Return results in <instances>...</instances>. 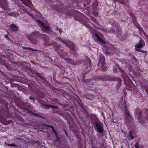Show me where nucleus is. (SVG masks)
<instances>
[{
	"label": "nucleus",
	"instance_id": "f257e3e1",
	"mask_svg": "<svg viewBox=\"0 0 148 148\" xmlns=\"http://www.w3.org/2000/svg\"><path fill=\"white\" fill-rule=\"evenodd\" d=\"M65 61L67 62L75 65H78L81 64H83L82 68L84 71L88 72L91 69V62L89 58H87L86 59L84 60H78L74 61L72 59L65 58Z\"/></svg>",
	"mask_w": 148,
	"mask_h": 148
},
{
	"label": "nucleus",
	"instance_id": "f03ea898",
	"mask_svg": "<svg viewBox=\"0 0 148 148\" xmlns=\"http://www.w3.org/2000/svg\"><path fill=\"white\" fill-rule=\"evenodd\" d=\"M41 33L38 31H35L31 33L29 35L26 34L27 38L32 44H35L37 42V40L36 39L40 38Z\"/></svg>",
	"mask_w": 148,
	"mask_h": 148
},
{
	"label": "nucleus",
	"instance_id": "7ed1b4c3",
	"mask_svg": "<svg viewBox=\"0 0 148 148\" xmlns=\"http://www.w3.org/2000/svg\"><path fill=\"white\" fill-rule=\"evenodd\" d=\"M145 109H144V114L142 116V110L141 109L138 108L135 110L134 113L135 117L139 120V121L140 122L142 121L143 122H144L145 121L146 119H147V116L145 114L144 111Z\"/></svg>",
	"mask_w": 148,
	"mask_h": 148
},
{
	"label": "nucleus",
	"instance_id": "20e7f679",
	"mask_svg": "<svg viewBox=\"0 0 148 148\" xmlns=\"http://www.w3.org/2000/svg\"><path fill=\"white\" fill-rule=\"evenodd\" d=\"M123 107H122L121 106V104H119V106L121 108H124L125 120L127 122H131L133 120V118L129 112L126 106V102L125 100L123 102Z\"/></svg>",
	"mask_w": 148,
	"mask_h": 148
},
{
	"label": "nucleus",
	"instance_id": "39448f33",
	"mask_svg": "<svg viewBox=\"0 0 148 148\" xmlns=\"http://www.w3.org/2000/svg\"><path fill=\"white\" fill-rule=\"evenodd\" d=\"M104 80L110 81H117L118 82V85L120 86L121 85V79L120 78H117L114 77L112 76H108L106 75H104Z\"/></svg>",
	"mask_w": 148,
	"mask_h": 148
},
{
	"label": "nucleus",
	"instance_id": "423d86ee",
	"mask_svg": "<svg viewBox=\"0 0 148 148\" xmlns=\"http://www.w3.org/2000/svg\"><path fill=\"white\" fill-rule=\"evenodd\" d=\"M140 39L138 43L135 46V50L137 51H140V48L145 46V43L144 40L140 38Z\"/></svg>",
	"mask_w": 148,
	"mask_h": 148
},
{
	"label": "nucleus",
	"instance_id": "0eeeda50",
	"mask_svg": "<svg viewBox=\"0 0 148 148\" xmlns=\"http://www.w3.org/2000/svg\"><path fill=\"white\" fill-rule=\"evenodd\" d=\"M95 124L99 132L101 134L103 133V129L102 126L97 121L95 122Z\"/></svg>",
	"mask_w": 148,
	"mask_h": 148
},
{
	"label": "nucleus",
	"instance_id": "6e6552de",
	"mask_svg": "<svg viewBox=\"0 0 148 148\" xmlns=\"http://www.w3.org/2000/svg\"><path fill=\"white\" fill-rule=\"evenodd\" d=\"M40 38L45 42V45H46V43H47L49 40V37L46 35L44 34H41Z\"/></svg>",
	"mask_w": 148,
	"mask_h": 148
},
{
	"label": "nucleus",
	"instance_id": "1a4fd4ad",
	"mask_svg": "<svg viewBox=\"0 0 148 148\" xmlns=\"http://www.w3.org/2000/svg\"><path fill=\"white\" fill-rule=\"evenodd\" d=\"M65 45L71 49H73L74 50H77V48L75 46L74 44L72 42H69V40L65 41Z\"/></svg>",
	"mask_w": 148,
	"mask_h": 148
},
{
	"label": "nucleus",
	"instance_id": "9d476101",
	"mask_svg": "<svg viewBox=\"0 0 148 148\" xmlns=\"http://www.w3.org/2000/svg\"><path fill=\"white\" fill-rule=\"evenodd\" d=\"M37 86V85L34 82H32L31 84L29 85L28 87L30 89L34 91L36 89Z\"/></svg>",
	"mask_w": 148,
	"mask_h": 148
},
{
	"label": "nucleus",
	"instance_id": "9b49d317",
	"mask_svg": "<svg viewBox=\"0 0 148 148\" xmlns=\"http://www.w3.org/2000/svg\"><path fill=\"white\" fill-rule=\"evenodd\" d=\"M9 27L11 30L13 32L17 31L18 30V28L17 26L13 23L10 25Z\"/></svg>",
	"mask_w": 148,
	"mask_h": 148
},
{
	"label": "nucleus",
	"instance_id": "f8f14e48",
	"mask_svg": "<svg viewBox=\"0 0 148 148\" xmlns=\"http://www.w3.org/2000/svg\"><path fill=\"white\" fill-rule=\"evenodd\" d=\"M6 0H0V4L4 10H5L7 8V4Z\"/></svg>",
	"mask_w": 148,
	"mask_h": 148
},
{
	"label": "nucleus",
	"instance_id": "ddd939ff",
	"mask_svg": "<svg viewBox=\"0 0 148 148\" xmlns=\"http://www.w3.org/2000/svg\"><path fill=\"white\" fill-rule=\"evenodd\" d=\"M99 61L101 64H105V58L103 55H101L100 56Z\"/></svg>",
	"mask_w": 148,
	"mask_h": 148
},
{
	"label": "nucleus",
	"instance_id": "4468645a",
	"mask_svg": "<svg viewBox=\"0 0 148 148\" xmlns=\"http://www.w3.org/2000/svg\"><path fill=\"white\" fill-rule=\"evenodd\" d=\"M66 81L67 82L66 83L65 82V86H67L70 88V87H71V86L69 83L71 82V80L69 78L65 77V82Z\"/></svg>",
	"mask_w": 148,
	"mask_h": 148
},
{
	"label": "nucleus",
	"instance_id": "2eb2a0df",
	"mask_svg": "<svg viewBox=\"0 0 148 148\" xmlns=\"http://www.w3.org/2000/svg\"><path fill=\"white\" fill-rule=\"evenodd\" d=\"M95 36L97 40L99 42L104 44L106 43L105 42L103 39H102L98 34H95Z\"/></svg>",
	"mask_w": 148,
	"mask_h": 148
},
{
	"label": "nucleus",
	"instance_id": "dca6fc26",
	"mask_svg": "<svg viewBox=\"0 0 148 148\" xmlns=\"http://www.w3.org/2000/svg\"><path fill=\"white\" fill-rule=\"evenodd\" d=\"M28 112L29 113L34 116L40 118H43V117L42 116L40 115L37 113H34L31 111H29Z\"/></svg>",
	"mask_w": 148,
	"mask_h": 148
},
{
	"label": "nucleus",
	"instance_id": "f3484780",
	"mask_svg": "<svg viewBox=\"0 0 148 148\" xmlns=\"http://www.w3.org/2000/svg\"><path fill=\"white\" fill-rule=\"evenodd\" d=\"M43 126H45L47 127H51L52 129V130L53 131V132L54 133L55 135H56L57 134V132L55 130L54 127L50 125H48L46 124H43Z\"/></svg>",
	"mask_w": 148,
	"mask_h": 148
},
{
	"label": "nucleus",
	"instance_id": "a211bd4d",
	"mask_svg": "<svg viewBox=\"0 0 148 148\" xmlns=\"http://www.w3.org/2000/svg\"><path fill=\"white\" fill-rule=\"evenodd\" d=\"M102 66H101V67L99 68V69L101 71H102L103 72H105L107 70V66L106 65H105V64H102Z\"/></svg>",
	"mask_w": 148,
	"mask_h": 148
},
{
	"label": "nucleus",
	"instance_id": "6ab92c4d",
	"mask_svg": "<svg viewBox=\"0 0 148 148\" xmlns=\"http://www.w3.org/2000/svg\"><path fill=\"white\" fill-rule=\"evenodd\" d=\"M43 27L46 30V32H47L49 33L50 32H52V30L50 29L49 26H46L44 25L43 26Z\"/></svg>",
	"mask_w": 148,
	"mask_h": 148
},
{
	"label": "nucleus",
	"instance_id": "aec40b11",
	"mask_svg": "<svg viewBox=\"0 0 148 148\" xmlns=\"http://www.w3.org/2000/svg\"><path fill=\"white\" fill-rule=\"evenodd\" d=\"M22 47L24 49H29L33 51H36V50L35 49H33L31 47H28L25 46H23Z\"/></svg>",
	"mask_w": 148,
	"mask_h": 148
},
{
	"label": "nucleus",
	"instance_id": "412c9836",
	"mask_svg": "<svg viewBox=\"0 0 148 148\" xmlns=\"http://www.w3.org/2000/svg\"><path fill=\"white\" fill-rule=\"evenodd\" d=\"M88 72H86L82 74V81L83 82L84 81H85V75L88 73Z\"/></svg>",
	"mask_w": 148,
	"mask_h": 148
},
{
	"label": "nucleus",
	"instance_id": "4be33fe9",
	"mask_svg": "<svg viewBox=\"0 0 148 148\" xmlns=\"http://www.w3.org/2000/svg\"><path fill=\"white\" fill-rule=\"evenodd\" d=\"M4 145L5 146H6L7 145H8V146H13V147H17V145L14 143L9 144V143H7L5 142L4 143Z\"/></svg>",
	"mask_w": 148,
	"mask_h": 148
},
{
	"label": "nucleus",
	"instance_id": "5701e85b",
	"mask_svg": "<svg viewBox=\"0 0 148 148\" xmlns=\"http://www.w3.org/2000/svg\"><path fill=\"white\" fill-rule=\"evenodd\" d=\"M8 16H12L14 17H15L17 16V14L16 13L14 12L8 13Z\"/></svg>",
	"mask_w": 148,
	"mask_h": 148
},
{
	"label": "nucleus",
	"instance_id": "b1692460",
	"mask_svg": "<svg viewBox=\"0 0 148 148\" xmlns=\"http://www.w3.org/2000/svg\"><path fill=\"white\" fill-rule=\"evenodd\" d=\"M37 22L38 23V25L40 26H43L44 25V24L42 21L40 20H38L37 21Z\"/></svg>",
	"mask_w": 148,
	"mask_h": 148
},
{
	"label": "nucleus",
	"instance_id": "393cba45",
	"mask_svg": "<svg viewBox=\"0 0 148 148\" xmlns=\"http://www.w3.org/2000/svg\"><path fill=\"white\" fill-rule=\"evenodd\" d=\"M48 108H51L53 109H57L58 108V107L56 106H54L53 105H47L46 106Z\"/></svg>",
	"mask_w": 148,
	"mask_h": 148
},
{
	"label": "nucleus",
	"instance_id": "a878e982",
	"mask_svg": "<svg viewBox=\"0 0 148 148\" xmlns=\"http://www.w3.org/2000/svg\"><path fill=\"white\" fill-rule=\"evenodd\" d=\"M93 79H92L90 78L89 79L87 80H85V81H84V82H83L84 83H90L91 82H92L93 81Z\"/></svg>",
	"mask_w": 148,
	"mask_h": 148
},
{
	"label": "nucleus",
	"instance_id": "bb28decb",
	"mask_svg": "<svg viewBox=\"0 0 148 148\" xmlns=\"http://www.w3.org/2000/svg\"><path fill=\"white\" fill-rule=\"evenodd\" d=\"M135 146L136 148H143V146L142 145H140L139 146L138 144L137 143H135Z\"/></svg>",
	"mask_w": 148,
	"mask_h": 148
},
{
	"label": "nucleus",
	"instance_id": "cd10ccee",
	"mask_svg": "<svg viewBox=\"0 0 148 148\" xmlns=\"http://www.w3.org/2000/svg\"><path fill=\"white\" fill-rule=\"evenodd\" d=\"M104 75H100L98 77V80H104Z\"/></svg>",
	"mask_w": 148,
	"mask_h": 148
},
{
	"label": "nucleus",
	"instance_id": "c85d7f7f",
	"mask_svg": "<svg viewBox=\"0 0 148 148\" xmlns=\"http://www.w3.org/2000/svg\"><path fill=\"white\" fill-rule=\"evenodd\" d=\"M145 115L147 116V119H146V120L148 121V110L147 109H145L144 110Z\"/></svg>",
	"mask_w": 148,
	"mask_h": 148
},
{
	"label": "nucleus",
	"instance_id": "c756f323",
	"mask_svg": "<svg viewBox=\"0 0 148 148\" xmlns=\"http://www.w3.org/2000/svg\"><path fill=\"white\" fill-rule=\"evenodd\" d=\"M129 136H130L131 137V138L132 139H133L134 138V136L132 135V131H130L129 132Z\"/></svg>",
	"mask_w": 148,
	"mask_h": 148
},
{
	"label": "nucleus",
	"instance_id": "7c9ffc66",
	"mask_svg": "<svg viewBox=\"0 0 148 148\" xmlns=\"http://www.w3.org/2000/svg\"><path fill=\"white\" fill-rule=\"evenodd\" d=\"M79 105L80 106V107L82 108V109L83 110H85V106L83 105H82L81 103V102L80 101V103H79Z\"/></svg>",
	"mask_w": 148,
	"mask_h": 148
},
{
	"label": "nucleus",
	"instance_id": "2f4dec72",
	"mask_svg": "<svg viewBox=\"0 0 148 148\" xmlns=\"http://www.w3.org/2000/svg\"><path fill=\"white\" fill-rule=\"evenodd\" d=\"M91 20L95 23L97 24L98 23L97 21L94 17H91Z\"/></svg>",
	"mask_w": 148,
	"mask_h": 148
},
{
	"label": "nucleus",
	"instance_id": "473e14b6",
	"mask_svg": "<svg viewBox=\"0 0 148 148\" xmlns=\"http://www.w3.org/2000/svg\"><path fill=\"white\" fill-rule=\"evenodd\" d=\"M76 50H74L73 49H71L70 51L71 53L75 54L76 53Z\"/></svg>",
	"mask_w": 148,
	"mask_h": 148
},
{
	"label": "nucleus",
	"instance_id": "72a5a7b5",
	"mask_svg": "<svg viewBox=\"0 0 148 148\" xmlns=\"http://www.w3.org/2000/svg\"><path fill=\"white\" fill-rule=\"evenodd\" d=\"M140 51L142 53H145V56L147 55V53L146 51H145L143 50H141V48H140V51Z\"/></svg>",
	"mask_w": 148,
	"mask_h": 148
},
{
	"label": "nucleus",
	"instance_id": "f704fd0d",
	"mask_svg": "<svg viewBox=\"0 0 148 148\" xmlns=\"http://www.w3.org/2000/svg\"><path fill=\"white\" fill-rule=\"evenodd\" d=\"M55 136L57 138L56 140L58 142H60V138L58 136L57 134L56 135H55Z\"/></svg>",
	"mask_w": 148,
	"mask_h": 148
},
{
	"label": "nucleus",
	"instance_id": "c9c22d12",
	"mask_svg": "<svg viewBox=\"0 0 148 148\" xmlns=\"http://www.w3.org/2000/svg\"><path fill=\"white\" fill-rule=\"evenodd\" d=\"M138 28L140 31L142 32H144L142 28L140 26H139L138 27Z\"/></svg>",
	"mask_w": 148,
	"mask_h": 148
},
{
	"label": "nucleus",
	"instance_id": "e433bc0d",
	"mask_svg": "<svg viewBox=\"0 0 148 148\" xmlns=\"http://www.w3.org/2000/svg\"><path fill=\"white\" fill-rule=\"evenodd\" d=\"M106 54L108 55H110L111 54V52L110 51H106Z\"/></svg>",
	"mask_w": 148,
	"mask_h": 148
},
{
	"label": "nucleus",
	"instance_id": "4c0bfd02",
	"mask_svg": "<svg viewBox=\"0 0 148 148\" xmlns=\"http://www.w3.org/2000/svg\"><path fill=\"white\" fill-rule=\"evenodd\" d=\"M85 26H86L87 27L90 28V26L88 24H87L86 23L84 24Z\"/></svg>",
	"mask_w": 148,
	"mask_h": 148
},
{
	"label": "nucleus",
	"instance_id": "58836bf2",
	"mask_svg": "<svg viewBox=\"0 0 148 148\" xmlns=\"http://www.w3.org/2000/svg\"><path fill=\"white\" fill-rule=\"evenodd\" d=\"M5 37L6 39H8V40H9L10 39L8 37V35H5Z\"/></svg>",
	"mask_w": 148,
	"mask_h": 148
},
{
	"label": "nucleus",
	"instance_id": "ea45409f",
	"mask_svg": "<svg viewBox=\"0 0 148 148\" xmlns=\"http://www.w3.org/2000/svg\"><path fill=\"white\" fill-rule=\"evenodd\" d=\"M28 14H29V15L30 16H31L33 18H34V16L32 14H31L30 13H29Z\"/></svg>",
	"mask_w": 148,
	"mask_h": 148
},
{
	"label": "nucleus",
	"instance_id": "a19ab883",
	"mask_svg": "<svg viewBox=\"0 0 148 148\" xmlns=\"http://www.w3.org/2000/svg\"><path fill=\"white\" fill-rule=\"evenodd\" d=\"M90 2H91V0H88V1L87 3V5H89Z\"/></svg>",
	"mask_w": 148,
	"mask_h": 148
},
{
	"label": "nucleus",
	"instance_id": "79ce46f5",
	"mask_svg": "<svg viewBox=\"0 0 148 148\" xmlns=\"http://www.w3.org/2000/svg\"><path fill=\"white\" fill-rule=\"evenodd\" d=\"M116 16V15H117V12L116 11H114L113 13Z\"/></svg>",
	"mask_w": 148,
	"mask_h": 148
},
{
	"label": "nucleus",
	"instance_id": "37998d69",
	"mask_svg": "<svg viewBox=\"0 0 148 148\" xmlns=\"http://www.w3.org/2000/svg\"><path fill=\"white\" fill-rule=\"evenodd\" d=\"M29 99L30 100H33L34 99V98L33 97H29Z\"/></svg>",
	"mask_w": 148,
	"mask_h": 148
},
{
	"label": "nucleus",
	"instance_id": "c03bdc74",
	"mask_svg": "<svg viewBox=\"0 0 148 148\" xmlns=\"http://www.w3.org/2000/svg\"><path fill=\"white\" fill-rule=\"evenodd\" d=\"M53 80H54V81L55 82H56V83H58V82H58V81H57V80H56L53 77Z\"/></svg>",
	"mask_w": 148,
	"mask_h": 148
},
{
	"label": "nucleus",
	"instance_id": "a18cd8bd",
	"mask_svg": "<svg viewBox=\"0 0 148 148\" xmlns=\"http://www.w3.org/2000/svg\"><path fill=\"white\" fill-rule=\"evenodd\" d=\"M111 122H112V121L113 123H115V122H115V121H114V119H112V120H111Z\"/></svg>",
	"mask_w": 148,
	"mask_h": 148
},
{
	"label": "nucleus",
	"instance_id": "49530a36",
	"mask_svg": "<svg viewBox=\"0 0 148 148\" xmlns=\"http://www.w3.org/2000/svg\"><path fill=\"white\" fill-rule=\"evenodd\" d=\"M59 53V55H60V56H62V55H63V52H62V53H59V52H58Z\"/></svg>",
	"mask_w": 148,
	"mask_h": 148
},
{
	"label": "nucleus",
	"instance_id": "de8ad7c7",
	"mask_svg": "<svg viewBox=\"0 0 148 148\" xmlns=\"http://www.w3.org/2000/svg\"><path fill=\"white\" fill-rule=\"evenodd\" d=\"M100 64H101L100 62H99L98 64L97 65L99 66L100 65Z\"/></svg>",
	"mask_w": 148,
	"mask_h": 148
},
{
	"label": "nucleus",
	"instance_id": "09e8293b",
	"mask_svg": "<svg viewBox=\"0 0 148 148\" xmlns=\"http://www.w3.org/2000/svg\"><path fill=\"white\" fill-rule=\"evenodd\" d=\"M63 130L65 132V128L63 129Z\"/></svg>",
	"mask_w": 148,
	"mask_h": 148
},
{
	"label": "nucleus",
	"instance_id": "8fccbe9b",
	"mask_svg": "<svg viewBox=\"0 0 148 148\" xmlns=\"http://www.w3.org/2000/svg\"><path fill=\"white\" fill-rule=\"evenodd\" d=\"M121 148H123V146H121Z\"/></svg>",
	"mask_w": 148,
	"mask_h": 148
},
{
	"label": "nucleus",
	"instance_id": "3c124183",
	"mask_svg": "<svg viewBox=\"0 0 148 148\" xmlns=\"http://www.w3.org/2000/svg\"><path fill=\"white\" fill-rule=\"evenodd\" d=\"M115 69V70H117V69L116 68Z\"/></svg>",
	"mask_w": 148,
	"mask_h": 148
},
{
	"label": "nucleus",
	"instance_id": "603ef678",
	"mask_svg": "<svg viewBox=\"0 0 148 148\" xmlns=\"http://www.w3.org/2000/svg\"><path fill=\"white\" fill-rule=\"evenodd\" d=\"M65 134H66L67 135V134H66V132H65Z\"/></svg>",
	"mask_w": 148,
	"mask_h": 148
},
{
	"label": "nucleus",
	"instance_id": "864d4df0",
	"mask_svg": "<svg viewBox=\"0 0 148 148\" xmlns=\"http://www.w3.org/2000/svg\"><path fill=\"white\" fill-rule=\"evenodd\" d=\"M15 1L16 2V3H17V1L16 0Z\"/></svg>",
	"mask_w": 148,
	"mask_h": 148
},
{
	"label": "nucleus",
	"instance_id": "5fc2aeb1",
	"mask_svg": "<svg viewBox=\"0 0 148 148\" xmlns=\"http://www.w3.org/2000/svg\"><path fill=\"white\" fill-rule=\"evenodd\" d=\"M63 42L64 43H65V42L64 41H63Z\"/></svg>",
	"mask_w": 148,
	"mask_h": 148
},
{
	"label": "nucleus",
	"instance_id": "6e6d98bb",
	"mask_svg": "<svg viewBox=\"0 0 148 148\" xmlns=\"http://www.w3.org/2000/svg\"><path fill=\"white\" fill-rule=\"evenodd\" d=\"M59 32H60V33H61L60 31V30L59 31Z\"/></svg>",
	"mask_w": 148,
	"mask_h": 148
},
{
	"label": "nucleus",
	"instance_id": "4d7b16f0",
	"mask_svg": "<svg viewBox=\"0 0 148 148\" xmlns=\"http://www.w3.org/2000/svg\"><path fill=\"white\" fill-rule=\"evenodd\" d=\"M98 14H96V15H98Z\"/></svg>",
	"mask_w": 148,
	"mask_h": 148
},
{
	"label": "nucleus",
	"instance_id": "13d9d810",
	"mask_svg": "<svg viewBox=\"0 0 148 148\" xmlns=\"http://www.w3.org/2000/svg\"><path fill=\"white\" fill-rule=\"evenodd\" d=\"M66 89H68V90H69V89L68 88H67Z\"/></svg>",
	"mask_w": 148,
	"mask_h": 148
},
{
	"label": "nucleus",
	"instance_id": "bf43d9fd",
	"mask_svg": "<svg viewBox=\"0 0 148 148\" xmlns=\"http://www.w3.org/2000/svg\"><path fill=\"white\" fill-rule=\"evenodd\" d=\"M51 60H52V61L53 60L52 58H51Z\"/></svg>",
	"mask_w": 148,
	"mask_h": 148
},
{
	"label": "nucleus",
	"instance_id": "052dcab7",
	"mask_svg": "<svg viewBox=\"0 0 148 148\" xmlns=\"http://www.w3.org/2000/svg\"><path fill=\"white\" fill-rule=\"evenodd\" d=\"M74 18L75 19V20H76V19H75V18Z\"/></svg>",
	"mask_w": 148,
	"mask_h": 148
}]
</instances>
